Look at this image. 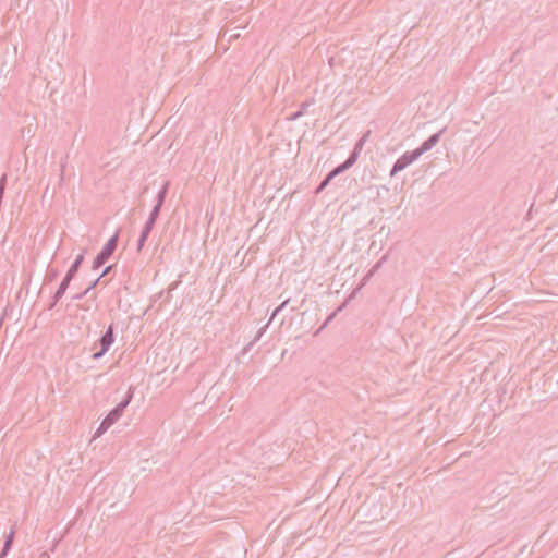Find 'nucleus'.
<instances>
[{
  "mask_svg": "<svg viewBox=\"0 0 558 558\" xmlns=\"http://www.w3.org/2000/svg\"><path fill=\"white\" fill-rule=\"evenodd\" d=\"M114 342V333H113V325H109L105 333L99 338L98 343L100 345V350L93 353V360H98L102 357L106 352L110 349L112 343Z\"/></svg>",
  "mask_w": 558,
  "mask_h": 558,
  "instance_id": "nucleus-3",
  "label": "nucleus"
},
{
  "mask_svg": "<svg viewBox=\"0 0 558 558\" xmlns=\"http://www.w3.org/2000/svg\"><path fill=\"white\" fill-rule=\"evenodd\" d=\"M133 397V392L131 389H129L125 398L116 407L113 408L106 417L101 421L100 425L98 426L94 438L100 437L104 433L107 432V429L113 425L123 414L125 408L129 405Z\"/></svg>",
  "mask_w": 558,
  "mask_h": 558,
  "instance_id": "nucleus-1",
  "label": "nucleus"
},
{
  "mask_svg": "<svg viewBox=\"0 0 558 558\" xmlns=\"http://www.w3.org/2000/svg\"><path fill=\"white\" fill-rule=\"evenodd\" d=\"M59 276V270L57 268H48L47 274L45 276L44 282L50 283L54 281Z\"/></svg>",
  "mask_w": 558,
  "mask_h": 558,
  "instance_id": "nucleus-13",
  "label": "nucleus"
},
{
  "mask_svg": "<svg viewBox=\"0 0 558 558\" xmlns=\"http://www.w3.org/2000/svg\"><path fill=\"white\" fill-rule=\"evenodd\" d=\"M301 117H302V111H299V110H298L296 112H294L293 114H291V116L288 118V120H290V121H295V120L300 119Z\"/></svg>",
  "mask_w": 558,
  "mask_h": 558,
  "instance_id": "nucleus-22",
  "label": "nucleus"
},
{
  "mask_svg": "<svg viewBox=\"0 0 558 558\" xmlns=\"http://www.w3.org/2000/svg\"><path fill=\"white\" fill-rule=\"evenodd\" d=\"M279 312H280V310H278V307H277V308L272 312V314H271V316H270V319H269L268 324H270V322L275 318V316H276L277 314H279Z\"/></svg>",
  "mask_w": 558,
  "mask_h": 558,
  "instance_id": "nucleus-27",
  "label": "nucleus"
},
{
  "mask_svg": "<svg viewBox=\"0 0 558 558\" xmlns=\"http://www.w3.org/2000/svg\"><path fill=\"white\" fill-rule=\"evenodd\" d=\"M155 223H156V220H153V219L148 218L147 221L145 222V226L153 230Z\"/></svg>",
  "mask_w": 558,
  "mask_h": 558,
  "instance_id": "nucleus-23",
  "label": "nucleus"
},
{
  "mask_svg": "<svg viewBox=\"0 0 558 558\" xmlns=\"http://www.w3.org/2000/svg\"><path fill=\"white\" fill-rule=\"evenodd\" d=\"M442 132H444V129L440 130L439 132L430 135L426 141H424L422 143V145L418 148L415 149L416 153L420 155V157L424 153L430 150L439 142Z\"/></svg>",
  "mask_w": 558,
  "mask_h": 558,
  "instance_id": "nucleus-5",
  "label": "nucleus"
},
{
  "mask_svg": "<svg viewBox=\"0 0 558 558\" xmlns=\"http://www.w3.org/2000/svg\"><path fill=\"white\" fill-rule=\"evenodd\" d=\"M111 268H112V266H107V267L104 269L102 274L99 276V277H100V279H101L102 277H105L106 275H108V274L110 272Z\"/></svg>",
  "mask_w": 558,
  "mask_h": 558,
  "instance_id": "nucleus-24",
  "label": "nucleus"
},
{
  "mask_svg": "<svg viewBox=\"0 0 558 558\" xmlns=\"http://www.w3.org/2000/svg\"><path fill=\"white\" fill-rule=\"evenodd\" d=\"M169 185H170V183L166 182L165 185L160 189V191L157 194L156 204H158L159 206H162L165 203Z\"/></svg>",
  "mask_w": 558,
  "mask_h": 558,
  "instance_id": "nucleus-11",
  "label": "nucleus"
},
{
  "mask_svg": "<svg viewBox=\"0 0 558 558\" xmlns=\"http://www.w3.org/2000/svg\"><path fill=\"white\" fill-rule=\"evenodd\" d=\"M161 207L162 206H159L158 204H155V206L153 207L148 218L153 219V220H157V218L159 217Z\"/></svg>",
  "mask_w": 558,
  "mask_h": 558,
  "instance_id": "nucleus-18",
  "label": "nucleus"
},
{
  "mask_svg": "<svg viewBox=\"0 0 558 558\" xmlns=\"http://www.w3.org/2000/svg\"><path fill=\"white\" fill-rule=\"evenodd\" d=\"M142 231L147 232V233H150V232H151V229H149L148 227H146V226L144 225V228H143V230H142Z\"/></svg>",
  "mask_w": 558,
  "mask_h": 558,
  "instance_id": "nucleus-30",
  "label": "nucleus"
},
{
  "mask_svg": "<svg viewBox=\"0 0 558 558\" xmlns=\"http://www.w3.org/2000/svg\"><path fill=\"white\" fill-rule=\"evenodd\" d=\"M353 158L354 157H348V159L343 163L337 166L326 177H328V179L331 181L333 178H336L337 175L341 174L342 172H344L345 170L351 168L354 165Z\"/></svg>",
  "mask_w": 558,
  "mask_h": 558,
  "instance_id": "nucleus-7",
  "label": "nucleus"
},
{
  "mask_svg": "<svg viewBox=\"0 0 558 558\" xmlns=\"http://www.w3.org/2000/svg\"><path fill=\"white\" fill-rule=\"evenodd\" d=\"M14 535H15V531H14V529H12L9 532V534L5 536L3 548L0 553V558H4L7 556L8 551L10 550V548L13 544Z\"/></svg>",
  "mask_w": 558,
  "mask_h": 558,
  "instance_id": "nucleus-10",
  "label": "nucleus"
},
{
  "mask_svg": "<svg viewBox=\"0 0 558 558\" xmlns=\"http://www.w3.org/2000/svg\"><path fill=\"white\" fill-rule=\"evenodd\" d=\"M84 254L85 252H82L80 255L76 256L75 260L73 262V264L71 265V267L69 268V270L66 271V276L70 277V278H74L84 260Z\"/></svg>",
  "mask_w": 558,
  "mask_h": 558,
  "instance_id": "nucleus-8",
  "label": "nucleus"
},
{
  "mask_svg": "<svg viewBox=\"0 0 558 558\" xmlns=\"http://www.w3.org/2000/svg\"><path fill=\"white\" fill-rule=\"evenodd\" d=\"M315 104L314 98H310L300 105L299 111H302V116L306 113L307 109Z\"/></svg>",
  "mask_w": 558,
  "mask_h": 558,
  "instance_id": "nucleus-15",
  "label": "nucleus"
},
{
  "mask_svg": "<svg viewBox=\"0 0 558 558\" xmlns=\"http://www.w3.org/2000/svg\"><path fill=\"white\" fill-rule=\"evenodd\" d=\"M369 135H371V131H367L366 133L363 134V136L360 138V141H363V144H365Z\"/></svg>",
  "mask_w": 558,
  "mask_h": 558,
  "instance_id": "nucleus-25",
  "label": "nucleus"
},
{
  "mask_svg": "<svg viewBox=\"0 0 558 558\" xmlns=\"http://www.w3.org/2000/svg\"><path fill=\"white\" fill-rule=\"evenodd\" d=\"M385 259V257L381 258V260H379L378 263H376L372 269L368 271L369 275L374 276V274L379 269V267L381 266V263L383 260Z\"/></svg>",
  "mask_w": 558,
  "mask_h": 558,
  "instance_id": "nucleus-21",
  "label": "nucleus"
},
{
  "mask_svg": "<svg viewBox=\"0 0 558 558\" xmlns=\"http://www.w3.org/2000/svg\"><path fill=\"white\" fill-rule=\"evenodd\" d=\"M119 241V230L107 241L101 251L97 254L93 262V269H98L110 258L113 252L117 250Z\"/></svg>",
  "mask_w": 558,
  "mask_h": 558,
  "instance_id": "nucleus-2",
  "label": "nucleus"
},
{
  "mask_svg": "<svg viewBox=\"0 0 558 558\" xmlns=\"http://www.w3.org/2000/svg\"><path fill=\"white\" fill-rule=\"evenodd\" d=\"M149 233L142 231L140 239L137 241V252H141L144 247L145 241L147 240Z\"/></svg>",
  "mask_w": 558,
  "mask_h": 558,
  "instance_id": "nucleus-17",
  "label": "nucleus"
},
{
  "mask_svg": "<svg viewBox=\"0 0 558 558\" xmlns=\"http://www.w3.org/2000/svg\"><path fill=\"white\" fill-rule=\"evenodd\" d=\"M363 147H364L363 141H360V140H359V141L355 143L354 148H353L352 153H351V154H350V156H349V157H354V158H353V163H355V162H356V160H357V158H359V156H360L361 151L363 150Z\"/></svg>",
  "mask_w": 558,
  "mask_h": 558,
  "instance_id": "nucleus-12",
  "label": "nucleus"
},
{
  "mask_svg": "<svg viewBox=\"0 0 558 558\" xmlns=\"http://www.w3.org/2000/svg\"><path fill=\"white\" fill-rule=\"evenodd\" d=\"M264 330H265V327H264V328H262V329L258 331V333H257L256 338H255L252 342H250V343L247 344V347H245V348H244L243 353H246V352H247V351H248V350L254 345V343H255L256 341H258V340H259V338L262 337V335H263Z\"/></svg>",
  "mask_w": 558,
  "mask_h": 558,
  "instance_id": "nucleus-19",
  "label": "nucleus"
},
{
  "mask_svg": "<svg viewBox=\"0 0 558 558\" xmlns=\"http://www.w3.org/2000/svg\"><path fill=\"white\" fill-rule=\"evenodd\" d=\"M58 302H54V295L52 296V301H50V304L48 305V310H52Z\"/></svg>",
  "mask_w": 558,
  "mask_h": 558,
  "instance_id": "nucleus-28",
  "label": "nucleus"
},
{
  "mask_svg": "<svg viewBox=\"0 0 558 558\" xmlns=\"http://www.w3.org/2000/svg\"><path fill=\"white\" fill-rule=\"evenodd\" d=\"M68 156L60 163L59 185L63 184Z\"/></svg>",
  "mask_w": 558,
  "mask_h": 558,
  "instance_id": "nucleus-16",
  "label": "nucleus"
},
{
  "mask_svg": "<svg viewBox=\"0 0 558 558\" xmlns=\"http://www.w3.org/2000/svg\"><path fill=\"white\" fill-rule=\"evenodd\" d=\"M372 277V275H369V272H367L364 278H363V283H365L369 278Z\"/></svg>",
  "mask_w": 558,
  "mask_h": 558,
  "instance_id": "nucleus-29",
  "label": "nucleus"
},
{
  "mask_svg": "<svg viewBox=\"0 0 558 558\" xmlns=\"http://www.w3.org/2000/svg\"><path fill=\"white\" fill-rule=\"evenodd\" d=\"M72 281V278L64 276L63 280L61 281L58 290L54 293V302H59L61 298L64 295L66 289L70 286V282Z\"/></svg>",
  "mask_w": 558,
  "mask_h": 558,
  "instance_id": "nucleus-9",
  "label": "nucleus"
},
{
  "mask_svg": "<svg viewBox=\"0 0 558 558\" xmlns=\"http://www.w3.org/2000/svg\"><path fill=\"white\" fill-rule=\"evenodd\" d=\"M330 183V180L328 179V177H326L322 182L320 184L317 186L315 193L316 194H319L323 190L326 189V186Z\"/></svg>",
  "mask_w": 558,
  "mask_h": 558,
  "instance_id": "nucleus-20",
  "label": "nucleus"
},
{
  "mask_svg": "<svg viewBox=\"0 0 558 558\" xmlns=\"http://www.w3.org/2000/svg\"><path fill=\"white\" fill-rule=\"evenodd\" d=\"M100 281V277L96 278L87 289H85L83 292L76 294L73 296L74 300H81L83 299L92 289H94L97 283Z\"/></svg>",
  "mask_w": 558,
  "mask_h": 558,
  "instance_id": "nucleus-14",
  "label": "nucleus"
},
{
  "mask_svg": "<svg viewBox=\"0 0 558 558\" xmlns=\"http://www.w3.org/2000/svg\"><path fill=\"white\" fill-rule=\"evenodd\" d=\"M353 158L354 157H348V159L343 163L337 166L326 177H328V179L331 181L333 178H336L337 175L341 174L342 172H344L345 170L351 168L354 165Z\"/></svg>",
  "mask_w": 558,
  "mask_h": 558,
  "instance_id": "nucleus-6",
  "label": "nucleus"
},
{
  "mask_svg": "<svg viewBox=\"0 0 558 558\" xmlns=\"http://www.w3.org/2000/svg\"><path fill=\"white\" fill-rule=\"evenodd\" d=\"M420 155L416 153V150L412 151H405L401 157H399L396 162L392 166V169L390 171V175L393 177L398 172L405 169L408 166H410L412 162H414Z\"/></svg>",
  "mask_w": 558,
  "mask_h": 558,
  "instance_id": "nucleus-4",
  "label": "nucleus"
},
{
  "mask_svg": "<svg viewBox=\"0 0 558 558\" xmlns=\"http://www.w3.org/2000/svg\"><path fill=\"white\" fill-rule=\"evenodd\" d=\"M290 299H287L286 301H283L279 306H278V310L282 311L284 310V307L287 306V304L289 303Z\"/></svg>",
  "mask_w": 558,
  "mask_h": 558,
  "instance_id": "nucleus-26",
  "label": "nucleus"
}]
</instances>
